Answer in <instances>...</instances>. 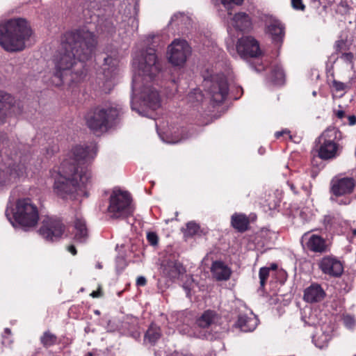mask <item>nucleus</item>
Here are the masks:
<instances>
[{
    "label": "nucleus",
    "mask_w": 356,
    "mask_h": 356,
    "mask_svg": "<svg viewBox=\"0 0 356 356\" xmlns=\"http://www.w3.org/2000/svg\"><path fill=\"white\" fill-rule=\"evenodd\" d=\"M65 38L54 59V78L58 81H53L56 86L65 81L78 82L85 76V63L91 58L97 44L93 33L85 29L68 32Z\"/></svg>",
    "instance_id": "f257e3e1"
},
{
    "label": "nucleus",
    "mask_w": 356,
    "mask_h": 356,
    "mask_svg": "<svg viewBox=\"0 0 356 356\" xmlns=\"http://www.w3.org/2000/svg\"><path fill=\"white\" fill-rule=\"evenodd\" d=\"M138 75L133 79L134 90L138 88L139 83L143 84L140 92V99L144 104L155 110L160 106V97L158 91L148 86L160 71V65L156 55L155 49L148 48L143 53L138 64Z\"/></svg>",
    "instance_id": "f03ea898"
},
{
    "label": "nucleus",
    "mask_w": 356,
    "mask_h": 356,
    "mask_svg": "<svg viewBox=\"0 0 356 356\" xmlns=\"http://www.w3.org/2000/svg\"><path fill=\"white\" fill-rule=\"evenodd\" d=\"M90 173L84 168H79L74 165H70L68 162L61 163L60 172L56 178L54 185L55 192L63 198L68 196L72 198L77 195H88L85 191L90 182Z\"/></svg>",
    "instance_id": "7ed1b4c3"
},
{
    "label": "nucleus",
    "mask_w": 356,
    "mask_h": 356,
    "mask_svg": "<svg viewBox=\"0 0 356 356\" xmlns=\"http://www.w3.org/2000/svg\"><path fill=\"white\" fill-rule=\"evenodd\" d=\"M31 30L22 18L11 19L0 24V44L7 51H22Z\"/></svg>",
    "instance_id": "20e7f679"
},
{
    "label": "nucleus",
    "mask_w": 356,
    "mask_h": 356,
    "mask_svg": "<svg viewBox=\"0 0 356 356\" xmlns=\"http://www.w3.org/2000/svg\"><path fill=\"white\" fill-rule=\"evenodd\" d=\"M120 109L112 106H99L89 110L85 120L88 127L94 133L106 131L118 117Z\"/></svg>",
    "instance_id": "39448f33"
},
{
    "label": "nucleus",
    "mask_w": 356,
    "mask_h": 356,
    "mask_svg": "<svg viewBox=\"0 0 356 356\" xmlns=\"http://www.w3.org/2000/svg\"><path fill=\"white\" fill-rule=\"evenodd\" d=\"M356 187V180L353 177L337 175L334 177L330 183V200L336 201L339 197H344L345 200L339 202L341 205H347L350 200L346 198L353 193Z\"/></svg>",
    "instance_id": "423d86ee"
},
{
    "label": "nucleus",
    "mask_w": 356,
    "mask_h": 356,
    "mask_svg": "<svg viewBox=\"0 0 356 356\" xmlns=\"http://www.w3.org/2000/svg\"><path fill=\"white\" fill-rule=\"evenodd\" d=\"M108 209L111 217L115 218H124L132 214L134 209L129 193L120 190L113 191Z\"/></svg>",
    "instance_id": "0eeeda50"
},
{
    "label": "nucleus",
    "mask_w": 356,
    "mask_h": 356,
    "mask_svg": "<svg viewBox=\"0 0 356 356\" xmlns=\"http://www.w3.org/2000/svg\"><path fill=\"white\" fill-rule=\"evenodd\" d=\"M14 217L24 227H33L39 220L38 209L29 198L17 201Z\"/></svg>",
    "instance_id": "6e6552de"
},
{
    "label": "nucleus",
    "mask_w": 356,
    "mask_h": 356,
    "mask_svg": "<svg viewBox=\"0 0 356 356\" xmlns=\"http://www.w3.org/2000/svg\"><path fill=\"white\" fill-rule=\"evenodd\" d=\"M336 131L334 129H326L318 138V156L324 160L332 159L337 156L338 145L334 142Z\"/></svg>",
    "instance_id": "1a4fd4ad"
},
{
    "label": "nucleus",
    "mask_w": 356,
    "mask_h": 356,
    "mask_svg": "<svg viewBox=\"0 0 356 356\" xmlns=\"http://www.w3.org/2000/svg\"><path fill=\"white\" fill-rule=\"evenodd\" d=\"M30 156L26 154L20 156L17 161L9 165V174L8 171L0 170V186L13 181L17 178L26 176Z\"/></svg>",
    "instance_id": "9d476101"
},
{
    "label": "nucleus",
    "mask_w": 356,
    "mask_h": 356,
    "mask_svg": "<svg viewBox=\"0 0 356 356\" xmlns=\"http://www.w3.org/2000/svg\"><path fill=\"white\" fill-rule=\"evenodd\" d=\"M204 86L211 99L216 103L225 101L228 94V84L224 75H215L204 81Z\"/></svg>",
    "instance_id": "9b49d317"
},
{
    "label": "nucleus",
    "mask_w": 356,
    "mask_h": 356,
    "mask_svg": "<svg viewBox=\"0 0 356 356\" xmlns=\"http://www.w3.org/2000/svg\"><path fill=\"white\" fill-rule=\"evenodd\" d=\"M168 53L170 63L175 66H181L191 55V50L186 40L176 39L168 46Z\"/></svg>",
    "instance_id": "f8f14e48"
},
{
    "label": "nucleus",
    "mask_w": 356,
    "mask_h": 356,
    "mask_svg": "<svg viewBox=\"0 0 356 356\" xmlns=\"http://www.w3.org/2000/svg\"><path fill=\"white\" fill-rule=\"evenodd\" d=\"M65 232L63 223L58 219L46 218L39 229L40 234L48 241H55L61 238Z\"/></svg>",
    "instance_id": "ddd939ff"
},
{
    "label": "nucleus",
    "mask_w": 356,
    "mask_h": 356,
    "mask_svg": "<svg viewBox=\"0 0 356 356\" xmlns=\"http://www.w3.org/2000/svg\"><path fill=\"white\" fill-rule=\"evenodd\" d=\"M21 102L15 99L10 94L0 90V123L9 116L17 115L22 113Z\"/></svg>",
    "instance_id": "4468645a"
},
{
    "label": "nucleus",
    "mask_w": 356,
    "mask_h": 356,
    "mask_svg": "<svg viewBox=\"0 0 356 356\" xmlns=\"http://www.w3.org/2000/svg\"><path fill=\"white\" fill-rule=\"evenodd\" d=\"M236 50L241 57H258L261 54L258 42L251 36L242 37L238 40Z\"/></svg>",
    "instance_id": "2eb2a0df"
},
{
    "label": "nucleus",
    "mask_w": 356,
    "mask_h": 356,
    "mask_svg": "<svg viewBox=\"0 0 356 356\" xmlns=\"http://www.w3.org/2000/svg\"><path fill=\"white\" fill-rule=\"evenodd\" d=\"M96 154V147L95 146L90 147H83L81 145H76L72 149V155L73 158L71 161H64L63 162H68L70 165H74L76 167L79 168V170H81V168H84L86 171H88L87 168L83 165L84 161L88 159V158H93V156Z\"/></svg>",
    "instance_id": "dca6fc26"
},
{
    "label": "nucleus",
    "mask_w": 356,
    "mask_h": 356,
    "mask_svg": "<svg viewBox=\"0 0 356 356\" xmlns=\"http://www.w3.org/2000/svg\"><path fill=\"white\" fill-rule=\"evenodd\" d=\"M318 267L323 273L334 277H340L343 272L342 263L332 256L323 257L318 262Z\"/></svg>",
    "instance_id": "f3484780"
},
{
    "label": "nucleus",
    "mask_w": 356,
    "mask_h": 356,
    "mask_svg": "<svg viewBox=\"0 0 356 356\" xmlns=\"http://www.w3.org/2000/svg\"><path fill=\"white\" fill-rule=\"evenodd\" d=\"M102 70L105 79L104 90L110 91L115 85V79L118 72L117 60L110 56L105 58Z\"/></svg>",
    "instance_id": "a211bd4d"
},
{
    "label": "nucleus",
    "mask_w": 356,
    "mask_h": 356,
    "mask_svg": "<svg viewBox=\"0 0 356 356\" xmlns=\"http://www.w3.org/2000/svg\"><path fill=\"white\" fill-rule=\"evenodd\" d=\"M161 269L163 275L170 280L176 279L186 272L183 265L176 260L164 261L161 264Z\"/></svg>",
    "instance_id": "6ab92c4d"
},
{
    "label": "nucleus",
    "mask_w": 356,
    "mask_h": 356,
    "mask_svg": "<svg viewBox=\"0 0 356 356\" xmlns=\"http://www.w3.org/2000/svg\"><path fill=\"white\" fill-rule=\"evenodd\" d=\"M326 296L325 291L317 283H313L304 291L303 300L308 303L321 302Z\"/></svg>",
    "instance_id": "aec40b11"
},
{
    "label": "nucleus",
    "mask_w": 356,
    "mask_h": 356,
    "mask_svg": "<svg viewBox=\"0 0 356 356\" xmlns=\"http://www.w3.org/2000/svg\"><path fill=\"white\" fill-rule=\"evenodd\" d=\"M212 277L216 281H227L229 280L232 269L222 261H214L210 268Z\"/></svg>",
    "instance_id": "412c9836"
},
{
    "label": "nucleus",
    "mask_w": 356,
    "mask_h": 356,
    "mask_svg": "<svg viewBox=\"0 0 356 356\" xmlns=\"http://www.w3.org/2000/svg\"><path fill=\"white\" fill-rule=\"evenodd\" d=\"M307 248L315 253L323 254L329 250V245L325 238L317 234H312L306 243Z\"/></svg>",
    "instance_id": "4be33fe9"
},
{
    "label": "nucleus",
    "mask_w": 356,
    "mask_h": 356,
    "mask_svg": "<svg viewBox=\"0 0 356 356\" xmlns=\"http://www.w3.org/2000/svg\"><path fill=\"white\" fill-rule=\"evenodd\" d=\"M88 238V230L86 220L81 218H76L74 221V236L77 243H85Z\"/></svg>",
    "instance_id": "5701e85b"
},
{
    "label": "nucleus",
    "mask_w": 356,
    "mask_h": 356,
    "mask_svg": "<svg viewBox=\"0 0 356 356\" xmlns=\"http://www.w3.org/2000/svg\"><path fill=\"white\" fill-rule=\"evenodd\" d=\"M258 324V319L255 316L251 314L248 316L246 314H240L236 322V325L243 332H252L253 331Z\"/></svg>",
    "instance_id": "b1692460"
},
{
    "label": "nucleus",
    "mask_w": 356,
    "mask_h": 356,
    "mask_svg": "<svg viewBox=\"0 0 356 356\" xmlns=\"http://www.w3.org/2000/svg\"><path fill=\"white\" fill-rule=\"evenodd\" d=\"M232 24L241 31H249L252 28V22L250 17L245 13H238L232 18Z\"/></svg>",
    "instance_id": "393cba45"
},
{
    "label": "nucleus",
    "mask_w": 356,
    "mask_h": 356,
    "mask_svg": "<svg viewBox=\"0 0 356 356\" xmlns=\"http://www.w3.org/2000/svg\"><path fill=\"white\" fill-rule=\"evenodd\" d=\"M232 226L239 232H244L249 228L250 220L243 213H234L231 217Z\"/></svg>",
    "instance_id": "a878e982"
},
{
    "label": "nucleus",
    "mask_w": 356,
    "mask_h": 356,
    "mask_svg": "<svg viewBox=\"0 0 356 356\" xmlns=\"http://www.w3.org/2000/svg\"><path fill=\"white\" fill-rule=\"evenodd\" d=\"M284 27L279 21H273L268 26V31L272 37V40L280 43L284 35Z\"/></svg>",
    "instance_id": "bb28decb"
},
{
    "label": "nucleus",
    "mask_w": 356,
    "mask_h": 356,
    "mask_svg": "<svg viewBox=\"0 0 356 356\" xmlns=\"http://www.w3.org/2000/svg\"><path fill=\"white\" fill-rule=\"evenodd\" d=\"M161 337V332L160 327L152 323L145 334L144 341L148 342L151 345H154Z\"/></svg>",
    "instance_id": "cd10ccee"
},
{
    "label": "nucleus",
    "mask_w": 356,
    "mask_h": 356,
    "mask_svg": "<svg viewBox=\"0 0 356 356\" xmlns=\"http://www.w3.org/2000/svg\"><path fill=\"white\" fill-rule=\"evenodd\" d=\"M216 316L214 312L207 310L197 320V325L200 327H208L214 322Z\"/></svg>",
    "instance_id": "c85d7f7f"
},
{
    "label": "nucleus",
    "mask_w": 356,
    "mask_h": 356,
    "mask_svg": "<svg viewBox=\"0 0 356 356\" xmlns=\"http://www.w3.org/2000/svg\"><path fill=\"white\" fill-rule=\"evenodd\" d=\"M57 337L49 331H46L40 337L42 346L47 348L56 343Z\"/></svg>",
    "instance_id": "c756f323"
},
{
    "label": "nucleus",
    "mask_w": 356,
    "mask_h": 356,
    "mask_svg": "<svg viewBox=\"0 0 356 356\" xmlns=\"http://www.w3.org/2000/svg\"><path fill=\"white\" fill-rule=\"evenodd\" d=\"M270 79L275 84H282L284 81V73L283 70L278 66L273 67L271 71Z\"/></svg>",
    "instance_id": "7c9ffc66"
},
{
    "label": "nucleus",
    "mask_w": 356,
    "mask_h": 356,
    "mask_svg": "<svg viewBox=\"0 0 356 356\" xmlns=\"http://www.w3.org/2000/svg\"><path fill=\"white\" fill-rule=\"evenodd\" d=\"M202 232L200 227L195 222H189L186 224V228L184 231V235L186 236H193Z\"/></svg>",
    "instance_id": "2f4dec72"
},
{
    "label": "nucleus",
    "mask_w": 356,
    "mask_h": 356,
    "mask_svg": "<svg viewBox=\"0 0 356 356\" xmlns=\"http://www.w3.org/2000/svg\"><path fill=\"white\" fill-rule=\"evenodd\" d=\"M244 0H220L221 3L227 9L228 15H232L231 10L234 6H241Z\"/></svg>",
    "instance_id": "473e14b6"
},
{
    "label": "nucleus",
    "mask_w": 356,
    "mask_h": 356,
    "mask_svg": "<svg viewBox=\"0 0 356 356\" xmlns=\"http://www.w3.org/2000/svg\"><path fill=\"white\" fill-rule=\"evenodd\" d=\"M270 268L267 267H262L259 269V277L260 280V288L264 289L266 280L269 277Z\"/></svg>",
    "instance_id": "72a5a7b5"
},
{
    "label": "nucleus",
    "mask_w": 356,
    "mask_h": 356,
    "mask_svg": "<svg viewBox=\"0 0 356 356\" xmlns=\"http://www.w3.org/2000/svg\"><path fill=\"white\" fill-rule=\"evenodd\" d=\"M188 99L191 102H200L203 99V95L202 92L199 89H195L193 92L188 94Z\"/></svg>",
    "instance_id": "f704fd0d"
},
{
    "label": "nucleus",
    "mask_w": 356,
    "mask_h": 356,
    "mask_svg": "<svg viewBox=\"0 0 356 356\" xmlns=\"http://www.w3.org/2000/svg\"><path fill=\"white\" fill-rule=\"evenodd\" d=\"M334 49L337 52H343L347 50V44L343 40H337L334 44Z\"/></svg>",
    "instance_id": "c9c22d12"
},
{
    "label": "nucleus",
    "mask_w": 356,
    "mask_h": 356,
    "mask_svg": "<svg viewBox=\"0 0 356 356\" xmlns=\"http://www.w3.org/2000/svg\"><path fill=\"white\" fill-rule=\"evenodd\" d=\"M193 282V279L191 276H189L186 280V282L184 284L183 288L186 291V295L188 297L190 296L191 290L192 288V284Z\"/></svg>",
    "instance_id": "e433bc0d"
},
{
    "label": "nucleus",
    "mask_w": 356,
    "mask_h": 356,
    "mask_svg": "<svg viewBox=\"0 0 356 356\" xmlns=\"http://www.w3.org/2000/svg\"><path fill=\"white\" fill-rule=\"evenodd\" d=\"M147 238L152 245H156L158 243V236L154 232H149L147 235Z\"/></svg>",
    "instance_id": "4c0bfd02"
},
{
    "label": "nucleus",
    "mask_w": 356,
    "mask_h": 356,
    "mask_svg": "<svg viewBox=\"0 0 356 356\" xmlns=\"http://www.w3.org/2000/svg\"><path fill=\"white\" fill-rule=\"evenodd\" d=\"M332 86L334 88V89L337 91L345 90L347 88V86L345 83H343L341 81H336V80H334L332 81Z\"/></svg>",
    "instance_id": "58836bf2"
},
{
    "label": "nucleus",
    "mask_w": 356,
    "mask_h": 356,
    "mask_svg": "<svg viewBox=\"0 0 356 356\" xmlns=\"http://www.w3.org/2000/svg\"><path fill=\"white\" fill-rule=\"evenodd\" d=\"M291 5L296 10H304L305 8V5L302 3V0H291Z\"/></svg>",
    "instance_id": "ea45409f"
},
{
    "label": "nucleus",
    "mask_w": 356,
    "mask_h": 356,
    "mask_svg": "<svg viewBox=\"0 0 356 356\" xmlns=\"http://www.w3.org/2000/svg\"><path fill=\"white\" fill-rule=\"evenodd\" d=\"M334 219V216L331 215L325 216L323 218V225L325 226V227L331 226L333 223Z\"/></svg>",
    "instance_id": "a19ab883"
},
{
    "label": "nucleus",
    "mask_w": 356,
    "mask_h": 356,
    "mask_svg": "<svg viewBox=\"0 0 356 356\" xmlns=\"http://www.w3.org/2000/svg\"><path fill=\"white\" fill-rule=\"evenodd\" d=\"M343 322L347 327H352L355 325V319L350 316H346L343 318Z\"/></svg>",
    "instance_id": "79ce46f5"
},
{
    "label": "nucleus",
    "mask_w": 356,
    "mask_h": 356,
    "mask_svg": "<svg viewBox=\"0 0 356 356\" xmlns=\"http://www.w3.org/2000/svg\"><path fill=\"white\" fill-rule=\"evenodd\" d=\"M353 54L349 52V53H343L341 58L345 60L346 62L351 63L353 59Z\"/></svg>",
    "instance_id": "37998d69"
},
{
    "label": "nucleus",
    "mask_w": 356,
    "mask_h": 356,
    "mask_svg": "<svg viewBox=\"0 0 356 356\" xmlns=\"http://www.w3.org/2000/svg\"><path fill=\"white\" fill-rule=\"evenodd\" d=\"M147 283V280L143 276H140L136 280L137 286H145Z\"/></svg>",
    "instance_id": "c03bdc74"
},
{
    "label": "nucleus",
    "mask_w": 356,
    "mask_h": 356,
    "mask_svg": "<svg viewBox=\"0 0 356 356\" xmlns=\"http://www.w3.org/2000/svg\"><path fill=\"white\" fill-rule=\"evenodd\" d=\"M103 295L102 291L101 289V287H99L97 291H94L90 293V296L92 298H100Z\"/></svg>",
    "instance_id": "a18cd8bd"
},
{
    "label": "nucleus",
    "mask_w": 356,
    "mask_h": 356,
    "mask_svg": "<svg viewBox=\"0 0 356 356\" xmlns=\"http://www.w3.org/2000/svg\"><path fill=\"white\" fill-rule=\"evenodd\" d=\"M348 123L350 125H354L356 124V117L355 115H350L348 117Z\"/></svg>",
    "instance_id": "49530a36"
},
{
    "label": "nucleus",
    "mask_w": 356,
    "mask_h": 356,
    "mask_svg": "<svg viewBox=\"0 0 356 356\" xmlns=\"http://www.w3.org/2000/svg\"><path fill=\"white\" fill-rule=\"evenodd\" d=\"M67 250L70 252H71L73 255L76 254V250L75 247L73 245H69L67 247Z\"/></svg>",
    "instance_id": "de8ad7c7"
},
{
    "label": "nucleus",
    "mask_w": 356,
    "mask_h": 356,
    "mask_svg": "<svg viewBox=\"0 0 356 356\" xmlns=\"http://www.w3.org/2000/svg\"><path fill=\"white\" fill-rule=\"evenodd\" d=\"M336 115L338 118L342 119L345 116V112L342 110L337 111L336 113Z\"/></svg>",
    "instance_id": "09e8293b"
},
{
    "label": "nucleus",
    "mask_w": 356,
    "mask_h": 356,
    "mask_svg": "<svg viewBox=\"0 0 356 356\" xmlns=\"http://www.w3.org/2000/svg\"><path fill=\"white\" fill-rule=\"evenodd\" d=\"M284 134H289V131L284 130L282 131H277L275 133V137L278 138Z\"/></svg>",
    "instance_id": "8fccbe9b"
},
{
    "label": "nucleus",
    "mask_w": 356,
    "mask_h": 356,
    "mask_svg": "<svg viewBox=\"0 0 356 356\" xmlns=\"http://www.w3.org/2000/svg\"><path fill=\"white\" fill-rule=\"evenodd\" d=\"M181 14L180 13H177V14H175L172 18H171V22H173L175 21V19H177L179 17H181Z\"/></svg>",
    "instance_id": "3c124183"
},
{
    "label": "nucleus",
    "mask_w": 356,
    "mask_h": 356,
    "mask_svg": "<svg viewBox=\"0 0 356 356\" xmlns=\"http://www.w3.org/2000/svg\"><path fill=\"white\" fill-rule=\"evenodd\" d=\"M269 268H270V270H277V265L276 264H274V263H273V264H272L270 265V267Z\"/></svg>",
    "instance_id": "603ef678"
},
{
    "label": "nucleus",
    "mask_w": 356,
    "mask_h": 356,
    "mask_svg": "<svg viewBox=\"0 0 356 356\" xmlns=\"http://www.w3.org/2000/svg\"><path fill=\"white\" fill-rule=\"evenodd\" d=\"M5 333L7 334H11V331L9 328H6L5 330H4Z\"/></svg>",
    "instance_id": "864d4df0"
},
{
    "label": "nucleus",
    "mask_w": 356,
    "mask_h": 356,
    "mask_svg": "<svg viewBox=\"0 0 356 356\" xmlns=\"http://www.w3.org/2000/svg\"><path fill=\"white\" fill-rule=\"evenodd\" d=\"M353 236H356V229H353L352 231Z\"/></svg>",
    "instance_id": "5fc2aeb1"
},
{
    "label": "nucleus",
    "mask_w": 356,
    "mask_h": 356,
    "mask_svg": "<svg viewBox=\"0 0 356 356\" xmlns=\"http://www.w3.org/2000/svg\"><path fill=\"white\" fill-rule=\"evenodd\" d=\"M86 356H92V354L91 353H88Z\"/></svg>",
    "instance_id": "6e6d98bb"
},
{
    "label": "nucleus",
    "mask_w": 356,
    "mask_h": 356,
    "mask_svg": "<svg viewBox=\"0 0 356 356\" xmlns=\"http://www.w3.org/2000/svg\"><path fill=\"white\" fill-rule=\"evenodd\" d=\"M312 94H313L314 96H316V92L314 91Z\"/></svg>",
    "instance_id": "4d7b16f0"
},
{
    "label": "nucleus",
    "mask_w": 356,
    "mask_h": 356,
    "mask_svg": "<svg viewBox=\"0 0 356 356\" xmlns=\"http://www.w3.org/2000/svg\"><path fill=\"white\" fill-rule=\"evenodd\" d=\"M307 233L304 234V236H302V238H304L306 236H307Z\"/></svg>",
    "instance_id": "13d9d810"
},
{
    "label": "nucleus",
    "mask_w": 356,
    "mask_h": 356,
    "mask_svg": "<svg viewBox=\"0 0 356 356\" xmlns=\"http://www.w3.org/2000/svg\"><path fill=\"white\" fill-rule=\"evenodd\" d=\"M204 337L207 339L208 338L207 336H206V334H204Z\"/></svg>",
    "instance_id": "bf43d9fd"
}]
</instances>
